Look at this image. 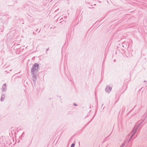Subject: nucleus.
Returning <instances> with one entry per match:
<instances>
[{
    "label": "nucleus",
    "mask_w": 147,
    "mask_h": 147,
    "mask_svg": "<svg viewBox=\"0 0 147 147\" xmlns=\"http://www.w3.org/2000/svg\"><path fill=\"white\" fill-rule=\"evenodd\" d=\"M4 98H5V95L4 94H3L2 95L1 98V101H3L4 100Z\"/></svg>",
    "instance_id": "423d86ee"
},
{
    "label": "nucleus",
    "mask_w": 147,
    "mask_h": 147,
    "mask_svg": "<svg viewBox=\"0 0 147 147\" xmlns=\"http://www.w3.org/2000/svg\"><path fill=\"white\" fill-rule=\"evenodd\" d=\"M138 127L135 126L133 129L132 130V131L128 135L129 137H130V138L129 140V141L131 139V138L136 133Z\"/></svg>",
    "instance_id": "f03ea898"
},
{
    "label": "nucleus",
    "mask_w": 147,
    "mask_h": 147,
    "mask_svg": "<svg viewBox=\"0 0 147 147\" xmlns=\"http://www.w3.org/2000/svg\"><path fill=\"white\" fill-rule=\"evenodd\" d=\"M32 75V78H33V81H35L36 79V76L34 74L35 73H31Z\"/></svg>",
    "instance_id": "39448f33"
},
{
    "label": "nucleus",
    "mask_w": 147,
    "mask_h": 147,
    "mask_svg": "<svg viewBox=\"0 0 147 147\" xmlns=\"http://www.w3.org/2000/svg\"><path fill=\"white\" fill-rule=\"evenodd\" d=\"M75 145V144L74 143H73L71 147H74Z\"/></svg>",
    "instance_id": "6e6552de"
},
{
    "label": "nucleus",
    "mask_w": 147,
    "mask_h": 147,
    "mask_svg": "<svg viewBox=\"0 0 147 147\" xmlns=\"http://www.w3.org/2000/svg\"><path fill=\"white\" fill-rule=\"evenodd\" d=\"M39 65L37 63L34 64L31 70V73H35L37 72L38 71Z\"/></svg>",
    "instance_id": "f257e3e1"
},
{
    "label": "nucleus",
    "mask_w": 147,
    "mask_h": 147,
    "mask_svg": "<svg viewBox=\"0 0 147 147\" xmlns=\"http://www.w3.org/2000/svg\"><path fill=\"white\" fill-rule=\"evenodd\" d=\"M2 88V91L3 92H5L6 91V83H5L3 86Z\"/></svg>",
    "instance_id": "20e7f679"
},
{
    "label": "nucleus",
    "mask_w": 147,
    "mask_h": 147,
    "mask_svg": "<svg viewBox=\"0 0 147 147\" xmlns=\"http://www.w3.org/2000/svg\"><path fill=\"white\" fill-rule=\"evenodd\" d=\"M74 105L75 106H77V105L76 104H75V103H74Z\"/></svg>",
    "instance_id": "1a4fd4ad"
},
{
    "label": "nucleus",
    "mask_w": 147,
    "mask_h": 147,
    "mask_svg": "<svg viewBox=\"0 0 147 147\" xmlns=\"http://www.w3.org/2000/svg\"><path fill=\"white\" fill-rule=\"evenodd\" d=\"M111 90L112 87L109 86H107L105 89L106 92H107L108 93L110 92Z\"/></svg>",
    "instance_id": "7ed1b4c3"
},
{
    "label": "nucleus",
    "mask_w": 147,
    "mask_h": 147,
    "mask_svg": "<svg viewBox=\"0 0 147 147\" xmlns=\"http://www.w3.org/2000/svg\"><path fill=\"white\" fill-rule=\"evenodd\" d=\"M120 147H122V146H121Z\"/></svg>",
    "instance_id": "9b49d317"
},
{
    "label": "nucleus",
    "mask_w": 147,
    "mask_h": 147,
    "mask_svg": "<svg viewBox=\"0 0 147 147\" xmlns=\"http://www.w3.org/2000/svg\"><path fill=\"white\" fill-rule=\"evenodd\" d=\"M48 49H47V51H48Z\"/></svg>",
    "instance_id": "9d476101"
},
{
    "label": "nucleus",
    "mask_w": 147,
    "mask_h": 147,
    "mask_svg": "<svg viewBox=\"0 0 147 147\" xmlns=\"http://www.w3.org/2000/svg\"><path fill=\"white\" fill-rule=\"evenodd\" d=\"M125 143L124 142H123V143L122 144V145L121 146H122V147H123L125 145Z\"/></svg>",
    "instance_id": "0eeeda50"
}]
</instances>
